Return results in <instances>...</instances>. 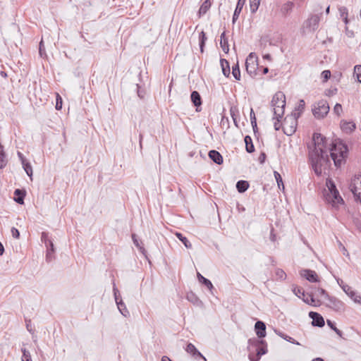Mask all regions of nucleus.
Returning a JSON list of instances; mask_svg holds the SVG:
<instances>
[{
    "mask_svg": "<svg viewBox=\"0 0 361 361\" xmlns=\"http://www.w3.org/2000/svg\"><path fill=\"white\" fill-rule=\"evenodd\" d=\"M256 334L259 338L266 336V325L262 321H257L255 324Z\"/></svg>",
    "mask_w": 361,
    "mask_h": 361,
    "instance_id": "obj_17",
    "label": "nucleus"
},
{
    "mask_svg": "<svg viewBox=\"0 0 361 361\" xmlns=\"http://www.w3.org/2000/svg\"><path fill=\"white\" fill-rule=\"evenodd\" d=\"M257 66V57L254 53H250L245 61V68L247 73L251 76L255 75Z\"/></svg>",
    "mask_w": 361,
    "mask_h": 361,
    "instance_id": "obj_10",
    "label": "nucleus"
},
{
    "mask_svg": "<svg viewBox=\"0 0 361 361\" xmlns=\"http://www.w3.org/2000/svg\"><path fill=\"white\" fill-rule=\"evenodd\" d=\"M322 77L323 78L324 82L327 81V80L331 77L330 71H324L322 73Z\"/></svg>",
    "mask_w": 361,
    "mask_h": 361,
    "instance_id": "obj_51",
    "label": "nucleus"
},
{
    "mask_svg": "<svg viewBox=\"0 0 361 361\" xmlns=\"http://www.w3.org/2000/svg\"><path fill=\"white\" fill-rule=\"evenodd\" d=\"M304 109H305V102L303 99H300L293 112V113H296L297 118H298L300 116L301 113L303 111Z\"/></svg>",
    "mask_w": 361,
    "mask_h": 361,
    "instance_id": "obj_33",
    "label": "nucleus"
},
{
    "mask_svg": "<svg viewBox=\"0 0 361 361\" xmlns=\"http://www.w3.org/2000/svg\"><path fill=\"white\" fill-rule=\"evenodd\" d=\"M249 183L246 180H239L236 183V188L239 192H244L247 190Z\"/></svg>",
    "mask_w": 361,
    "mask_h": 361,
    "instance_id": "obj_23",
    "label": "nucleus"
},
{
    "mask_svg": "<svg viewBox=\"0 0 361 361\" xmlns=\"http://www.w3.org/2000/svg\"><path fill=\"white\" fill-rule=\"evenodd\" d=\"M300 276L306 279L310 282H317L319 281V277L314 271L309 269H303L300 271Z\"/></svg>",
    "mask_w": 361,
    "mask_h": 361,
    "instance_id": "obj_13",
    "label": "nucleus"
},
{
    "mask_svg": "<svg viewBox=\"0 0 361 361\" xmlns=\"http://www.w3.org/2000/svg\"><path fill=\"white\" fill-rule=\"evenodd\" d=\"M132 239H133V243L134 245L140 250V251L143 254V255H145V248L142 247V245H141V242H140L138 240V239L137 238V236L135 234H133L132 235Z\"/></svg>",
    "mask_w": 361,
    "mask_h": 361,
    "instance_id": "obj_35",
    "label": "nucleus"
},
{
    "mask_svg": "<svg viewBox=\"0 0 361 361\" xmlns=\"http://www.w3.org/2000/svg\"><path fill=\"white\" fill-rule=\"evenodd\" d=\"M197 278L199 281L204 284L209 290H212L213 288V285L212 282L209 279L202 276L200 273H197Z\"/></svg>",
    "mask_w": 361,
    "mask_h": 361,
    "instance_id": "obj_30",
    "label": "nucleus"
},
{
    "mask_svg": "<svg viewBox=\"0 0 361 361\" xmlns=\"http://www.w3.org/2000/svg\"><path fill=\"white\" fill-rule=\"evenodd\" d=\"M17 154L21 161V164H24V162L27 161L21 152H18Z\"/></svg>",
    "mask_w": 361,
    "mask_h": 361,
    "instance_id": "obj_54",
    "label": "nucleus"
},
{
    "mask_svg": "<svg viewBox=\"0 0 361 361\" xmlns=\"http://www.w3.org/2000/svg\"><path fill=\"white\" fill-rule=\"evenodd\" d=\"M247 349L250 361H259L260 357L267 352L265 341L255 338L248 340Z\"/></svg>",
    "mask_w": 361,
    "mask_h": 361,
    "instance_id": "obj_4",
    "label": "nucleus"
},
{
    "mask_svg": "<svg viewBox=\"0 0 361 361\" xmlns=\"http://www.w3.org/2000/svg\"><path fill=\"white\" fill-rule=\"evenodd\" d=\"M254 117H255V113H254L253 109H251V111H250V120H251V121H252Z\"/></svg>",
    "mask_w": 361,
    "mask_h": 361,
    "instance_id": "obj_62",
    "label": "nucleus"
},
{
    "mask_svg": "<svg viewBox=\"0 0 361 361\" xmlns=\"http://www.w3.org/2000/svg\"><path fill=\"white\" fill-rule=\"evenodd\" d=\"M22 166H23V168L25 170V173H27V175L32 180L33 171H32V167L31 164L27 161H26L24 162V164H22Z\"/></svg>",
    "mask_w": 361,
    "mask_h": 361,
    "instance_id": "obj_32",
    "label": "nucleus"
},
{
    "mask_svg": "<svg viewBox=\"0 0 361 361\" xmlns=\"http://www.w3.org/2000/svg\"><path fill=\"white\" fill-rule=\"evenodd\" d=\"M338 11H339V14H340V16L341 18H345V17H348V9L345 6H340L338 8Z\"/></svg>",
    "mask_w": 361,
    "mask_h": 361,
    "instance_id": "obj_43",
    "label": "nucleus"
},
{
    "mask_svg": "<svg viewBox=\"0 0 361 361\" xmlns=\"http://www.w3.org/2000/svg\"><path fill=\"white\" fill-rule=\"evenodd\" d=\"M199 39H200V51L202 53L204 51V44H205V42L207 40V37L205 35V33L203 31H202L200 33Z\"/></svg>",
    "mask_w": 361,
    "mask_h": 361,
    "instance_id": "obj_38",
    "label": "nucleus"
},
{
    "mask_svg": "<svg viewBox=\"0 0 361 361\" xmlns=\"http://www.w3.org/2000/svg\"><path fill=\"white\" fill-rule=\"evenodd\" d=\"M50 248H49V250H51V252H54V244L51 241L49 242Z\"/></svg>",
    "mask_w": 361,
    "mask_h": 361,
    "instance_id": "obj_61",
    "label": "nucleus"
},
{
    "mask_svg": "<svg viewBox=\"0 0 361 361\" xmlns=\"http://www.w3.org/2000/svg\"><path fill=\"white\" fill-rule=\"evenodd\" d=\"M334 331L336 332V334L339 336L340 337L342 336V331H340L337 328H334Z\"/></svg>",
    "mask_w": 361,
    "mask_h": 361,
    "instance_id": "obj_59",
    "label": "nucleus"
},
{
    "mask_svg": "<svg viewBox=\"0 0 361 361\" xmlns=\"http://www.w3.org/2000/svg\"><path fill=\"white\" fill-rule=\"evenodd\" d=\"M293 7V2L290 1H286L281 5L279 12L283 17H286L292 12Z\"/></svg>",
    "mask_w": 361,
    "mask_h": 361,
    "instance_id": "obj_16",
    "label": "nucleus"
},
{
    "mask_svg": "<svg viewBox=\"0 0 361 361\" xmlns=\"http://www.w3.org/2000/svg\"><path fill=\"white\" fill-rule=\"evenodd\" d=\"M209 158L216 164H221L223 163V157L221 154L216 150H211L209 152Z\"/></svg>",
    "mask_w": 361,
    "mask_h": 361,
    "instance_id": "obj_18",
    "label": "nucleus"
},
{
    "mask_svg": "<svg viewBox=\"0 0 361 361\" xmlns=\"http://www.w3.org/2000/svg\"><path fill=\"white\" fill-rule=\"evenodd\" d=\"M251 124L252 126L253 130H255V128L257 127V121L255 117H254L253 120L251 121Z\"/></svg>",
    "mask_w": 361,
    "mask_h": 361,
    "instance_id": "obj_58",
    "label": "nucleus"
},
{
    "mask_svg": "<svg viewBox=\"0 0 361 361\" xmlns=\"http://www.w3.org/2000/svg\"><path fill=\"white\" fill-rule=\"evenodd\" d=\"M336 166H340L347 156V147L341 141L332 142L329 149Z\"/></svg>",
    "mask_w": 361,
    "mask_h": 361,
    "instance_id": "obj_5",
    "label": "nucleus"
},
{
    "mask_svg": "<svg viewBox=\"0 0 361 361\" xmlns=\"http://www.w3.org/2000/svg\"><path fill=\"white\" fill-rule=\"evenodd\" d=\"M186 351H187V353L191 354L192 356H197V357H202V359H204L206 361V358L201 354V353H200L197 350V348H195V346L193 344L189 343L187 345Z\"/></svg>",
    "mask_w": 361,
    "mask_h": 361,
    "instance_id": "obj_20",
    "label": "nucleus"
},
{
    "mask_svg": "<svg viewBox=\"0 0 361 361\" xmlns=\"http://www.w3.org/2000/svg\"><path fill=\"white\" fill-rule=\"evenodd\" d=\"M220 45L223 51L225 53H228L229 51L228 39L225 37V32H224L221 35Z\"/></svg>",
    "mask_w": 361,
    "mask_h": 361,
    "instance_id": "obj_24",
    "label": "nucleus"
},
{
    "mask_svg": "<svg viewBox=\"0 0 361 361\" xmlns=\"http://www.w3.org/2000/svg\"><path fill=\"white\" fill-rule=\"evenodd\" d=\"M349 298L353 300L354 302L361 305V295L355 290L348 293Z\"/></svg>",
    "mask_w": 361,
    "mask_h": 361,
    "instance_id": "obj_28",
    "label": "nucleus"
},
{
    "mask_svg": "<svg viewBox=\"0 0 361 361\" xmlns=\"http://www.w3.org/2000/svg\"><path fill=\"white\" fill-rule=\"evenodd\" d=\"M245 3V0H238V3L233 16V23H235V20L238 18Z\"/></svg>",
    "mask_w": 361,
    "mask_h": 361,
    "instance_id": "obj_19",
    "label": "nucleus"
},
{
    "mask_svg": "<svg viewBox=\"0 0 361 361\" xmlns=\"http://www.w3.org/2000/svg\"><path fill=\"white\" fill-rule=\"evenodd\" d=\"M354 76L361 83V65H357L354 67Z\"/></svg>",
    "mask_w": 361,
    "mask_h": 361,
    "instance_id": "obj_40",
    "label": "nucleus"
},
{
    "mask_svg": "<svg viewBox=\"0 0 361 361\" xmlns=\"http://www.w3.org/2000/svg\"><path fill=\"white\" fill-rule=\"evenodd\" d=\"M319 291L320 294L322 295H324L325 298H328L329 297L328 295V294L326 293V292L324 289H319Z\"/></svg>",
    "mask_w": 361,
    "mask_h": 361,
    "instance_id": "obj_57",
    "label": "nucleus"
},
{
    "mask_svg": "<svg viewBox=\"0 0 361 361\" xmlns=\"http://www.w3.org/2000/svg\"><path fill=\"white\" fill-rule=\"evenodd\" d=\"M247 349L250 361H259L260 357L267 352L265 341L255 338L248 340Z\"/></svg>",
    "mask_w": 361,
    "mask_h": 361,
    "instance_id": "obj_3",
    "label": "nucleus"
},
{
    "mask_svg": "<svg viewBox=\"0 0 361 361\" xmlns=\"http://www.w3.org/2000/svg\"><path fill=\"white\" fill-rule=\"evenodd\" d=\"M314 148L310 154L312 168L317 175H321L329 162L326 148V140L321 134L314 133L313 135Z\"/></svg>",
    "mask_w": 361,
    "mask_h": 361,
    "instance_id": "obj_1",
    "label": "nucleus"
},
{
    "mask_svg": "<svg viewBox=\"0 0 361 361\" xmlns=\"http://www.w3.org/2000/svg\"><path fill=\"white\" fill-rule=\"evenodd\" d=\"M11 232L12 236L14 238H16V239L19 238V237H20V232H19V231L16 228L13 227L11 228Z\"/></svg>",
    "mask_w": 361,
    "mask_h": 361,
    "instance_id": "obj_50",
    "label": "nucleus"
},
{
    "mask_svg": "<svg viewBox=\"0 0 361 361\" xmlns=\"http://www.w3.org/2000/svg\"><path fill=\"white\" fill-rule=\"evenodd\" d=\"M55 107L57 110H60L62 108V98L59 94H56V103Z\"/></svg>",
    "mask_w": 361,
    "mask_h": 361,
    "instance_id": "obj_47",
    "label": "nucleus"
},
{
    "mask_svg": "<svg viewBox=\"0 0 361 361\" xmlns=\"http://www.w3.org/2000/svg\"><path fill=\"white\" fill-rule=\"evenodd\" d=\"M7 163L4 146L0 144V169H3Z\"/></svg>",
    "mask_w": 361,
    "mask_h": 361,
    "instance_id": "obj_26",
    "label": "nucleus"
},
{
    "mask_svg": "<svg viewBox=\"0 0 361 361\" xmlns=\"http://www.w3.org/2000/svg\"><path fill=\"white\" fill-rule=\"evenodd\" d=\"M117 306H118V308L120 311V312L125 317H126L129 312L128 311V310L126 309V307L124 304V302L122 301V300L121 299L119 301H117Z\"/></svg>",
    "mask_w": 361,
    "mask_h": 361,
    "instance_id": "obj_31",
    "label": "nucleus"
},
{
    "mask_svg": "<svg viewBox=\"0 0 361 361\" xmlns=\"http://www.w3.org/2000/svg\"><path fill=\"white\" fill-rule=\"evenodd\" d=\"M114 293L115 300H116V302L117 303V301H119L120 300L118 299V296H119L118 290L116 287H114Z\"/></svg>",
    "mask_w": 361,
    "mask_h": 361,
    "instance_id": "obj_53",
    "label": "nucleus"
},
{
    "mask_svg": "<svg viewBox=\"0 0 361 361\" xmlns=\"http://www.w3.org/2000/svg\"><path fill=\"white\" fill-rule=\"evenodd\" d=\"M232 74H233V77L235 78V79H236L237 80H240V68H239L238 64H236V65L233 66V68H232Z\"/></svg>",
    "mask_w": 361,
    "mask_h": 361,
    "instance_id": "obj_39",
    "label": "nucleus"
},
{
    "mask_svg": "<svg viewBox=\"0 0 361 361\" xmlns=\"http://www.w3.org/2000/svg\"><path fill=\"white\" fill-rule=\"evenodd\" d=\"M326 323H327V325L332 329L334 330V328H336L334 322H331V320H327L326 321Z\"/></svg>",
    "mask_w": 361,
    "mask_h": 361,
    "instance_id": "obj_55",
    "label": "nucleus"
},
{
    "mask_svg": "<svg viewBox=\"0 0 361 361\" xmlns=\"http://www.w3.org/2000/svg\"><path fill=\"white\" fill-rule=\"evenodd\" d=\"M4 252V248L1 243L0 242V255H2Z\"/></svg>",
    "mask_w": 361,
    "mask_h": 361,
    "instance_id": "obj_60",
    "label": "nucleus"
},
{
    "mask_svg": "<svg viewBox=\"0 0 361 361\" xmlns=\"http://www.w3.org/2000/svg\"><path fill=\"white\" fill-rule=\"evenodd\" d=\"M328 300H329V303L327 305L329 307L332 308L333 310H334L336 311H341L343 309L344 304L340 300H338L334 297H329Z\"/></svg>",
    "mask_w": 361,
    "mask_h": 361,
    "instance_id": "obj_14",
    "label": "nucleus"
},
{
    "mask_svg": "<svg viewBox=\"0 0 361 361\" xmlns=\"http://www.w3.org/2000/svg\"><path fill=\"white\" fill-rule=\"evenodd\" d=\"M319 17L317 15L310 16L304 23L305 28L309 31H314L319 26Z\"/></svg>",
    "mask_w": 361,
    "mask_h": 361,
    "instance_id": "obj_12",
    "label": "nucleus"
},
{
    "mask_svg": "<svg viewBox=\"0 0 361 361\" xmlns=\"http://www.w3.org/2000/svg\"><path fill=\"white\" fill-rule=\"evenodd\" d=\"M350 190L353 193L356 201L361 204V176H355L351 180Z\"/></svg>",
    "mask_w": 361,
    "mask_h": 361,
    "instance_id": "obj_9",
    "label": "nucleus"
},
{
    "mask_svg": "<svg viewBox=\"0 0 361 361\" xmlns=\"http://www.w3.org/2000/svg\"><path fill=\"white\" fill-rule=\"evenodd\" d=\"M186 298L192 303H197L199 300L197 296L192 293H188Z\"/></svg>",
    "mask_w": 361,
    "mask_h": 361,
    "instance_id": "obj_45",
    "label": "nucleus"
},
{
    "mask_svg": "<svg viewBox=\"0 0 361 361\" xmlns=\"http://www.w3.org/2000/svg\"><path fill=\"white\" fill-rule=\"evenodd\" d=\"M23 355H22V361H32L31 355L28 350L25 348L22 349Z\"/></svg>",
    "mask_w": 361,
    "mask_h": 361,
    "instance_id": "obj_42",
    "label": "nucleus"
},
{
    "mask_svg": "<svg viewBox=\"0 0 361 361\" xmlns=\"http://www.w3.org/2000/svg\"><path fill=\"white\" fill-rule=\"evenodd\" d=\"M212 3L210 0H205L201 5L199 9V14L200 16L205 14L211 7Z\"/></svg>",
    "mask_w": 361,
    "mask_h": 361,
    "instance_id": "obj_25",
    "label": "nucleus"
},
{
    "mask_svg": "<svg viewBox=\"0 0 361 361\" xmlns=\"http://www.w3.org/2000/svg\"><path fill=\"white\" fill-rule=\"evenodd\" d=\"M263 59H267V60H271V55L267 54H264L263 56Z\"/></svg>",
    "mask_w": 361,
    "mask_h": 361,
    "instance_id": "obj_63",
    "label": "nucleus"
},
{
    "mask_svg": "<svg viewBox=\"0 0 361 361\" xmlns=\"http://www.w3.org/2000/svg\"><path fill=\"white\" fill-rule=\"evenodd\" d=\"M341 283L342 284H340L341 288L345 292V293L348 295V293L351 292L353 288L350 286L344 283L343 281H341Z\"/></svg>",
    "mask_w": 361,
    "mask_h": 361,
    "instance_id": "obj_44",
    "label": "nucleus"
},
{
    "mask_svg": "<svg viewBox=\"0 0 361 361\" xmlns=\"http://www.w3.org/2000/svg\"><path fill=\"white\" fill-rule=\"evenodd\" d=\"M276 121L274 122V129L276 130H279L281 128V125L279 124V121L277 119H276Z\"/></svg>",
    "mask_w": 361,
    "mask_h": 361,
    "instance_id": "obj_56",
    "label": "nucleus"
},
{
    "mask_svg": "<svg viewBox=\"0 0 361 361\" xmlns=\"http://www.w3.org/2000/svg\"><path fill=\"white\" fill-rule=\"evenodd\" d=\"M297 119L296 113H292L291 115L285 118L282 128L286 135H292L295 132L298 124Z\"/></svg>",
    "mask_w": 361,
    "mask_h": 361,
    "instance_id": "obj_7",
    "label": "nucleus"
},
{
    "mask_svg": "<svg viewBox=\"0 0 361 361\" xmlns=\"http://www.w3.org/2000/svg\"><path fill=\"white\" fill-rule=\"evenodd\" d=\"M14 194H15V195L18 196L17 197H16L14 199V200L18 204H23L25 192H23L22 190H20V189H16L14 191Z\"/></svg>",
    "mask_w": 361,
    "mask_h": 361,
    "instance_id": "obj_27",
    "label": "nucleus"
},
{
    "mask_svg": "<svg viewBox=\"0 0 361 361\" xmlns=\"http://www.w3.org/2000/svg\"><path fill=\"white\" fill-rule=\"evenodd\" d=\"M310 317L312 319V325L315 326L322 327L324 326V318L318 313L310 312L309 313Z\"/></svg>",
    "mask_w": 361,
    "mask_h": 361,
    "instance_id": "obj_15",
    "label": "nucleus"
},
{
    "mask_svg": "<svg viewBox=\"0 0 361 361\" xmlns=\"http://www.w3.org/2000/svg\"><path fill=\"white\" fill-rule=\"evenodd\" d=\"M276 334H277L280 337H281L282 338H283L284 340H286V341H289V342H291V343H294V340H293L291 337H290V336H287V335H285L284 334H283V333H281V332H277Z\"/></svg>",
    "mask_w": 361,
    "mask_h": 361,
    "instance_id": "obj_48",
    "label": "nucleus"
},
{
    "mask_svg": "<svg viewBox=\"0 0 361 361\" xmlns=\"http://www.w3.org/2000/svg\"><path fill=\"white\" fill-rule=\"evenodd\" d=\"M286 106V97L283 92H276L272 98L271 106L273 108L274 117L273 119L281 118L284 114V108Z\"/></svg>",
    "mask_w": 361,
    "mask_h": 361,
    "instance_id": "obj_6",
    "label": "nucleus"
},
{
    "mask_svg": "<svg viewBox=\"0 0 361 361\" xmlns=\"http://www.w3.org/2000/svg\"><path fill=\"white\" fill-rule=\"evenodd\" d=\"M161 361H171L170 358L167 356H163L161 358Z\"/></svg>",
    "mask_w": 361,
    "mask_h": 361,
    "instance_id": "obj_64",
    "label": "nucleus"
},
{
    "mask_svg": "<svg viewBox=\"0 0 361 361\" xmlns=\"http://www.w3.org/2000/svg\"><path fill=\"white\" fill-rule=\"evenodd\" d=\"M293 293L295 295H297L299 298H301L305 303L311 305L315 306V300L312 295L305 294L302 288L298 287H295L293 289Z\"/></svg>",
    "mask_w": 361,
    "mask_h": 361,
    "instance_id": "obj_11",
    "label": "nucleus"
},
{
    "mask_svg": "<svg viewBox=\"0 0 361 361\" xmlns=\"http://www.w3.org/2000/svg\"><path fill=\"white\" fill-rule=\"evenodd\" d=\"M334 112L338 115L340 116L342 112V106L340 104H336L334 108Z\"/></svg>",
    "mask_w": 361,
    "mask_h": 361,
    "instance_id": "obj_49",
    "label": "nucleus"
},
{
    "mask_svg": "<svg viewBox=\"0 0 361 361\" xmlns=\"http://www.w3.org/2000/svg\"><path fill=\"white\" fill-rule=\"evenodd\" d=\"M176 235L184 244V245L187 248H191L192 247L191 243L189 242V240L187 239V238L184 237L181 233H176Z\"/></svg>",
    "mask_w": 361,
    "mask_h": 361,
    "instance_id": "obj_36",
    "label": "nucleus"
},
{
    "mask_svg": "<svg viewBox=\"0 0 361 361\" xmlns=\"http://www.w3.org/2000/svg\"><path fill=\"white\" fill-rule=\"evenodd\" d=\"M39 53L41 57H43L44 56H46L43 41L42 40L39 43Z\"/></svg>",
    "mask_w": 361,
    "mask_h": 361,
    "instance_id": "obj_52",
    "label": "nucleus"
},
{
    "mask_svg": "<svg viewBox=\"0 0 361 361\" xmlns=\"http://www.w3.org/2000/svg\"><path fill=\"white\" fill-rule=\"evenodd\" d=\"M276 276L278 279L283 280L286 279V274L283 270L278 269L276 270Z\"/></svg>",
    "mask_w": 361,
    "mask_h": 361,
    "instance_id": "obj_46",
    "label": "nucleus"
},
{
    "mask_svg": "<svg viewBox=\"0 0 361 361\" xmlns=\"http://www.w3.org/2000/svg\"><path fill=\"white\" fill-rule=\"evenodd\" d=\"M191 101L196 107L202 104V100L200 94L197 91H193L190 96Z\"/></svg>",
    "mask_w": 361,
    "mask_h": 361,
    "instance_id": "obj_22",
    "label": "nucleus"
},
{
    "mask_svg": "<svg viewBox=\"0 0 361 361\" xmlns=\"http://www.w3.org/2000/svg\"><path fill=\"white\" fill-rule=\"evenodd\" d=\"M245 142L246 144L247 152L249 153L254 152V150H255L254 145H252V140L250 136H245Z\"/></svg>",
    "mask_w": 361,
    "mask_h": 361,
    "instance_id": "obj_34",
    "label": "nucleus"
},
{
    "mask_svg": "<svg viewBox=\"0 0 361 361\" xmlns=\"http://www.w3.org/2000/svg\"><path fill=\"white\" fill-rule=\"evenodd\" d=\"M326 189L324 190L326 202L334 208H338L340 205L343 204L344 201L331 179L326 180Z\"/></svg>",
    "mask_w": 361,
    "mask_h": 361,
    "instance_id": "obj_2",
    "label": "nucleus"
},
{
    "mask_svg": "<svg viewBox=\"0 0 361 361\" xmlns=\"http://www.w3.org/2000/svg\"><path fill=\"white\" fill-rule=\"evenodd\" d=\"M329 111V106L326 100H320L314 104L312 112L315 118H323Z\"/></svg>",
    "mask_w": 361,
    "mask_h": 361,
    "instance_id": "obj_8",
    "label": "nucleus"
},
{
    "mask_svg": "<svg viewBox=\"0 0 361 361\" xmlns=\"http://www.w3.org/2000/svg\"><path fill=\"white\" fill-rule=\"evenodd\" d=\"M343 130L346 133L352 132L355 128V125L352 122H343L341 125Z\"/></svg>",
    "mask_w": 361,
    "mask_h": 361,
    "instance_id": "obj_29",
    "label": "nucleus"
},
{
    "mask_svg": "<svg viewBox=\"0 0 361 361\" xmlns=\"http://www.w3.org/2000/svg\"><path fill=\"white\" fill-rule=\"evenodd\" d=\"M274 177L276 178V180L277 182L279 188H281V185L282 188L284 189V185L283 183L282 178H281L280 173L277 171H274Z\"/></svg>",
    "mask_w": 361,
    "mask_h": 361,
    "instance_id": "obj_41",
    "label": "nucleus"
},
{
    "mask_svg": "<svg viewBox=\"0 0 361 361\" xmlns=\"http://www.w3.org/2000/svg\"><path fill=\"white\" fill-rule=\"evenodd\" d=\"M260 1L261 0H250V8L252 13L257 11Z\"/></svg>",
    "mask_w": 361,
    "mask_h": 361,
    "instance_id": "obj_37",
    "label": "nucleus"
},
{
    "mask_svg": "<svg viewBox=\"0 0 361 361\" xmlns=\"http://www.w3.org/2000/svg\"><path fill=\"white\" fill-rule=\"evenodd\" d=\"M220 63L222 69L223 74L226 77H228L231 73L229 63L226 59H221Z\"/></svg>",
    "mask_w": 361,
    "mask_h": 361,
    "instance_id": "obj_21",
    "label": "nucleus"
}]
</instances>
